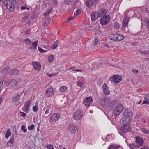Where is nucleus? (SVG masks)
Returning <instances> with one entry per match:
<instances>
[{"mask_svg": "<svg viewBox=\"0 0 149 149\" xmlns=\"http://www.w3.org/2000/svg\"><path fill=\"white\" fill-rule=\"evenodd\" d=\"M20 113L21 114V116L23 117H25L26 115V114L24 112H20Z\"/></svg>", "mask_w": 149, "mask_h": 149, "instance_id": "3c124183", "label": "nucleus"}, {"mask_svg": "<svg viewBox=\"0 0 149 149\" xmlns=\"http://www.w3.org/2000/svg\"><path fill=\"white\" fill-rule=\"evenodd\" d=\"M21 130L24 133H26L27 132V129L25 128V127L24 125L21 126Z\"/></svg>", "mask_w": 149, "mask_h": 149, "instance_id": "a19ab883", "label": "nucleus"}, {"mask_svg": "<svg viewBox=\"0 0 149 149\" xmlns=\"http://www.w3.org/2000/svg\"><path fill=\"white\" fill-rule=\"evenodd\" d=\"M128 146L131 149H139L138 146L134 144H127Z\"/></svg>", "mask_w": 149, "mask_h": 149, "instance_id": "393cba45", "label": "nucleus"}, {"mask_svg": "<svg viewBox=\"0 0 149 149\" xmlns=\"http://www.w3.org/2000/svg\"><path fill=\"white\" fill-rule=\"evenodd\" d=\"M93 101L92 97L91 96L84 98L83 100V102L86 107H88L90 106Z\"/></svg>", "mask_w": 149, "mask_h": 149, "instance_id": "1a4fd4ad", "label": "nucleus"}, {"mask_svg": "<svg viewBox=\"0 0 149 149\" xmlns=\"http://www.w3.org/2000/svg\"><path fill=\"white\" fill-rule=\"evenodd\" d=\"M136 143L141 147L143 146V139L142 138L139 136L135 137L134 139Z\"/></svg>", "mask_w": 149, "mask_h": 149, "instance_id": "dca6fc26", "label": "nucleus"}, {"mask_svg": "<svg viewBox=\"0 0 149 149\" xmlns=\"http://www.w3.org/2000/svg\"><path fill=\"white\" fill-rule=\"evenodd\" d=\"M139 116L138 115H137L135 116V119H138L139 118Z\"/></svg>", "mask_w": 149, "mask_h": 149, "instance_id": "e2e57ef3", "label": "nucleus"}, {"mask_svg": "<svg viewBox=\"0 0 149 149\" xmlns=\"http://www.w3.org/2000/svg\"><path fill=\"white\" fill-rule=\"evenodd\" d=\"M24 42L27 45H29L31 44V42L29 38H26L24 39Z\"/></svg>", "mask_w": 149, "mask_h": 149, "instance_id": "e433bc0d", "label": "nucleus"}, {"mask_svg": "<svg viewBox=\"0 0 149 149\" xmlns=\"http://www.w3.org/2000/svg\"><path fill=\"white\" fill-rule=\"evenodd\" d=\"M82 116V111L80 109H78L74 113L73 118L76 120H78L80 119Z\"/></svg>", "mask_w": 149, "mask_h": 149, "instance_id": "39448f33", "label": "nucleus"}, {"mask_svg": "<svg viewBox=\"0 0 149 149\" xmlns=\"http://www.w3.org/2000/svg\"><path fill=\"white\" fill-rule=\"evenodd\" d=\"M47 74V75L48 76H49V77H52V76H55L57 74Z\"/></svg>", "mask_w": 149, "mask_h": 149, "instance_id": "5fc2aeb1", "label": "nucleus"}, {"mask_svg": "<svg viewBox=\"0 0 149 149\" xmlns=\"http://www.w3.org/2000/svg\"><path fill=\"white\" fill-rule=\"evenodd\" d=\"M14 137H12V139H10L7 143V145L8 146L11 147L13 146L14 142Z\"/></svg>", "mask_w": 149, "mask_h": 149, "instance_id": "a878e982", "label": "nucleus"}, {"mask_svg": "<svg viewBox=\"0 0 149 149\" xmlns=\"http://www.w3.org/2000/svg\"><path fill=\"white\" fill-rule=\"evenodd\" d=\"M60 115L58 113H53L50 117L49 123L55 122L58 121Z\"/></svg>", "mask_w": 149, "mask_h": 149, "instance_id": "6e6552de", "label": "nucleus"}, {"mask_svg": "<svg viewBox=\"0 0 149 149\" xmlns=\"http://www.w3.org/2000/svg\"><path fill=\"white\" fill-rule=\"evenodd\" d=\"M75 66H73V67H70V68H69V70H71V71H75V70H74V69H73V68H75Z\"/></svg>", "mask_w": 149, "mask_h": 149, "instance_id": "6e6d98bb", "label": "nucleus"}, {"mask_svg": "<svg viewBox=\"0 0 149 149\" xmlns=\"http://www.w3.org/2000/svg\"><path fill=\"white\" fill-rule=\"evenodd\" d=\"M45 95L47 97H52L54 94V91L53 88L52 87L47 88L45 91Z\"/></svg>", "mask_w": 149, "mask_h": 149, "instance_id": "4468645a", "label": "nucleus"}, {"mask_svg": "<svg viewBox=\"0 0 149 149\" xmlns=\"http://www.w3.org/2000/svg\"><path fill=\"white\" fill-rule=\"evenodd\" d=\"M122 80L121 77L120 76L117 75H115L112 76L110 78L111 81L114 82L115 83H118Z\"/></svg>", "mask_w": 149, "mask_h": 149, "instance_id": "9b49d317", "label": "nucleus"}, {"mask_svg": "<svg viewBox=\"0 0 149 149\" xmlns=\"http://www.w3.org/2000/svg\"><path fill=\"white\" fill-rule=\"evenodd\" d=\"M54 59V56L53 55H50L48 57V61L50 63H52Z\"/></svg>", "mask_w": 149, "mask_h": 149, "instance_id": "473e14b6", "label": "nucleus"}, {"mask_svg": "<svg viewBox=\"0 0 149 149\" xmlns=\"http://www.w3.org/2000/svg\"><path fill=\"white\" fill-rule=\"evenodd\" d=\"M142 120L143 122H144V123H146V121L145 119L144 118H142Z\"/></svg>", "mask_w": 149, "mask_h": 149, "instance_id": "69168bd1", "label": "nucleus"}, {"mask_svg": "<svg viewBox=\"0 0 149 149\" xmlns=\"http://www.w3.org/2000/svg\"><path fill=\"white\" fill-rule=\"evenodd\" d=\"M38 48L39 51L41 53L46 52H47L46 50L43 49H42L39 47H38Z\"/></svg>", "mask_w": 149, "mask_h": 149, "instance_id": "79ce46f5", "label": "nucleus"}, {"mask_svg": "<svg viewBox=\"0 0 149 149\" xmlns=\"http://www.w3.org/2000/svg\"><path fill=\"white\" fill-rule=\"evenodd\" d=\"M3 4L10 11L13 12L15 10V6L13 3L10 0H5Z\"/></svg>", "mask_w": 149, "mask_h": 149, "instance_id": "7ed1b4c3", "label": "nucleus"}, {"mask_svg": "<svg viewBox=\"0 0 149 149\" xmlns=\"http://www.w3.org/2000/svg\"><path fill=\"white\" fill-rule=\"evenodd\" d=\"M38 103L37 102L35 103V105L32 107V110L34 112H36L38 110L39 108L38 107Z\"/></svg>", "mask_w": 149, "mask_h": 149, "instance_id": "5701e85b", "label": "nucleus"}, {"mask_svg": "<svg viewBox=\"0 0 149 149\" xmlns=\"http://www.w3.org/2000/svg\"><path fill=\"white\" fill-rule=\"evenodd\" d=\"M85 4L87 7L90 8L92 6L93 2L91 0H88L86 1Z\"/></svg>", "mask_w": 149, "mask_h": 149, "instance_id": "b1692460", "label": "nucleus"}, {"mask_svg": "<svg viewBox=\"0 0 149 149\" xmlns=\"http://www.w3.org/2000/svg\"><path fill=\"white\" fill-rule=\"evenodd\" d=\"M9 69V67L7 66L6 68H4L1 72V73L3 75L6 74L8 73Z\"/></svg>", "mask_w": 149, "mask_h": 149, "instance_id": "7c9ffc66", "label": "nucleus"}, {"mask_svg": "<svg viewBox=\"0 0 149 149\" xmlns=\"http://www.w3.org/2000/svg\"><path fill=\"white\" fill-rule=\"evenodd\" d=\"M102 88L103 90V93L105 95L108 96L110 94V91L109 90V87L106 83H104L103 84Z\"/></svg>", "mask_w": 149, "mask_h": 149, "instance_id": "ddd939ff", "label": "nucleus"}, {"mask_svg": "<svg viewBox=\"0 0 149 149\" xmlns=\"http://www.w3.org/2000/svg\"><path fill=\"white\" fill-rule=\"evenodd\" d=\"M17 81L15 79H9L4 84L5 86H10L12 88L14 87L16 85Z\"/></svg>", "mask_w": 149, "mask_h": 149, "instance_id": "9d476101", "label": "nucleus"}, {"mask_svg": "<svg viewBox=\"0 0 149 149\" xmlns=\"http://www.w3.org/2000/svg\"><path fill=\"white\" fill-rule=\"evenodd\" d=\"M21 9L22 10H24L26 9V7L24 6H22L21 7Z\"/></svg>", "mask_w": 149, "mask_h": 149, "instance_id": "052dcab7", "label": "nucleus"}, {"mask_svg": "<svg viewBox=\"0 0 149 149\" xmlns=\"http://www.w3.org/2000/svg\"><path fill=\"white\" fill-rule=\"evenodd\" d=\"M38 41L37 40L33 42H31V45L29 47V49L32 50H34L35 49H36L37 46Z\"/></svg>", "mask_w": 149, "mask_h": 149, "instance_id": "a211bd4d", "label": "nucleus"}, {"mask_svg": "<svg viewBox=\"0 0 149 149\" xmlns=\"http://www.w3.org/2000/svg\"><path fill=\"white\" fill-rule=\"evenodd\" d=\"M31 21L30 20H29L26 23V24L29 26L31 24Z\"/></svg>", "mask_w": 149, "mask_h": 149, "instance_id": "13d9d810", "label": "nucleus"}, {"mask_svg": "<svg viewBox=\"0 0 149 149\" xmlns=\"http://www.w3.org/2000/svg\"><path fill=\"white\" fill-rule=\"evenodd\" d=\"M81 12V10L79 9L77 10L74 13V15L77 16L79 15Z\"/></svg>", "mask_w": 149, "mask_h": 149, "instance_id": "ea45409f", "label": "nucleus"}, {"mask_svg": "<svg viewBox=\"0 0 149 149\" xmlns=\"http://www.w3.org/2000/svg\"><path fill=\"white\" fill-rule=\"evenodd\" d=\"M75 71L77 72H82L81 70H76Z\"/></svg>", "mask_w": 149, "mask_h": 149, "instance_id": "0e129e2a", "label": "nucleus"}, {"mask_svg": "<svg viewBox=\"0 0 149 149\" xmlns=\"http://www.w3.org/2000/svg\"><path fill=\"white\" fill-rule=\"evenodd\" d=\"M129 19L127 17H125L122 22V25L121 28V29L124 32H128L127 26L128 24Z\"/></svg>", "mask_w": 149, "mask_h": 149, "instance_id": "20e7f679", "label": "nucleus"}, {"mask_svg": "<svg viewBox=\"0 0 149 149\" xmlns=\"http://www.w3.org/2000/svg\"><path fill=\"white\" fill-rule=\"evenodd\" d=\"M29 17V16H27L25 17H24L22 18V19L21 21L23 22H24L25 21L27 20Z\"/></svg>", "mask_w": 149, "mask_h": 149, "instance_id": "49530a36", "label": "nucleus"}, {"mask_svg": "<svg viewBox=\"0 0 149 149\" xmlns=\"http://www.w3.org/2000/svg\"><path fill=\"white\" fill-rule=\"evenodd\" d=\"M132 72L133 73H135V74H138V70H132Z\"/></svg>", "mask_w": 149, "mask_h": 149, "instance_id": "4d7b16f0", "label": "nucleus"}, {"mask_svg": "<svg viewBox=\"0 0 149 149\" xmlns=\"http://www.w3.org/2000/svg\"><path fill=\"white\" fill-rule=\"evenodd\" d=\"M19 98L20 97L19 95H17L13 97L12 101L13 102H15L18 101L19 99Z\"/></svg>", "mask_w": 149, "mask_h": 149, "instance_id": "f704fd0d", "label": "nucleus"}, {"mask_svg": "<svg viewBox=\"0 0 149 149\" xmlns=\"http://www.w3.org/2000/svg\"><path fill=\"white\" fill-rule=\"evenodd\" d=\"M31 31L30 29H28L24 32L25 35H26L29 33Z\"/></svg>", "mask_w": 149, "mask_h": 149, "instance_id": "603ef678", "label": "nucleus"}, {"mask_svg": "<svg viewBox=\"0 0 149 149\" xmlns=\"http://www.w3.org/2000/svg\"><path fill=\"white\" fill-rule=\"evenodd\" d=\"M144 98L146 100L149 101V94L146 95L144 97Z\"/></svg>", "mask_w": 149, "mask_h": 149, "instance_id": "864d4df0", "label": "nucleus"}, {"mask_svg": "<svg viewBox=\"0 0 149 149\" xmlns=\"http://www.w3.org/2000/svg\"><path fill=\"white\" fill-rule=\"evenodd\" d=\"M120 146L115 145H111L109 146L108 149H118L119 148Z\"/></svg>", "mask_w": 149, "mask_h": 149, "instance_id": "cd10ccee", "label": "nucleus"}, {"mask_svg": "<svg viewBox=\"0 0 149 149\" xmlns=\"http://www.w3.org/2000/svg\"><path fill=\"white\" fill-rule=\"evenodd\" d=\"M114 27L116 29H119L120 27V25L118 22H116L114 24Z\"/></svg>", "mask_w": 149, "mask_h": 149, "instance_id": "4c0bfd02", "label": "nucleus"}, {"mask_svg": "<svg viewBox=\"0 0 149 149\" xmlns=\"http://www.w3.org/2000/svg\"><path fill=\"white\" fill-rule=\"evenodd\" d=\"M141 131L143 133L145 134H148V130L146 128H142L141 129Z\"/></svg>", "mask_w": 149, "mask_h": 149, "instance_id": "58836bf2", "label": "nucleus"}, {"mask_svg": "<svg viewBox=\"0 0 149 149\" xmlns=\"http://www.w3.org/2000/svg\"><path fill=\"white\" fill-rule=\"evenodd\" d=\"M132 115V113L131 112H129L127 113V116L125 118L126 119V121L127 122H129L130 118V117Z\"/></svg>", "mask_w": 149, "mask_h": 149, "instance_id": "bb28decb", "label": "nucleus"}, {"mask_svg": "<svg viewBox=\"0 0 149 149\" xmlns=\"http://www.w3.org/2000/svg\"><path fill=\"white\" fill-rule=\"evenodd\" d=\"M97 13L99 17L104 16L107 13V10L104 9H101L99 10Z\"/></svg>", "mask_w": 149, "mask_h": 149, "instance_id": "aec40b11", "label": "nucleus"}, {"mask_svg": "<svg viewBox=\"0 0 149 149\" xmlns=\"http://www.w3.org/2000/svg\"><path fill=\"white\" fill-rule=\"evenodd\" d=\"M67 89L66 87L65 86H63L61 87L59 89V91L61 93L65 92Z\"/></svg>", "mask_w": 149, "mask_h": 149, "instance_id": "c756f323", "label": "nucleus"}, {"mask_svg": "<svg viewBox=\"0 0 149 149\" xmlns=\"http://www.w3.org/2000/svg\"><path fill=\"white\" fill-rule=\"evenodd\" d=\"M33 68L35 70L40 71L41 69L40 63L37 62H33L32 63Z\"/></svg>", "mask_w": 149, "mask_h": 149, "instance_id": "f3484780", "label": "nucleus"}, {"mask_svg": "<svg viewBox=\"0 0 149 149\" xmlns=\"http://www.w3.org/2000/svg\"><path fill=\"white\" fill-rule=\"evenodd\" d=\"M77 129L76 126L73 124H70L68 126V130L71 133L73 134L75 133Z\"/></svg>", "mask_w": 149, "mask_h": 149, "instance_id": "2eb2a0df", "label": "nucleus"}, {"mask_svg": "<svg viewBox=\"0 0 149 149\" xmlns=\"http://www.w3.org/2000/svg\"><path fill=\"white\" fill-rule=\"evenodd\" d=\"M74 17H71L68 19V22H69L70 20H72L74 18Z\"/></svg>", "mask_w": 149, "mask_h": 149, "instance_id": "bf43d9fd", "label": "nucleus"}, {"mask_svg": "<svg viewBox=\"0 0 149 149\" xmlns=\"http://www.w3.org/2000/svg\"><path fill=\"white\" fill-rule=\"evenodd\" d=\"M58 40H56L54 43L52 49H54L56 48L58 44Z\"/></svg>", "mask_w": 149, "mask_h": 149, "instance_id": "72a5a7b5", "label": "nucleus"}, {"mask_svg": "<svg viewBox=\"0 0 149 149\" xmlns=\"http://www.w3.org/2000/svg\"><path fill=\"white\" fill-rule=\"evenodd\" d=\"M4 79V76L0 77V87H1L3 85Z\"/></svg>", "mask_w": 149, "mask_h": 149, "instance_id": "c9c22d12", "label": "nucleus"}, {"mask_svg": "<svg viewBox=\"0 0 149 149\" xmlns=\"http://www.w3.org/2000/svg\"><path fill=\"white\" fill-rule=\"evenodd\" d=\"M51 21V19L49 18H47L45 19L43 25L45 26H47Z\"/></svg>", "mask_w": 149, "mask_h": 149, "instance_id": "2f4dec72", "label": "nucleus"}, {"mask_svg": "<svg viewBox=\"0 0 149 149\" xmlns=\"http://www.w3.org/2000/svg\"><path fill=\"white\" fill-rule=\"evenodd\" d=\"M122 123L123 125L121 127L122 131L124 133H126L130 131L131 130L130 126L128 122H127L126 119L122 118Z\"/></svg>", "mask_w": 149, "mask_h": 149, "instance_id": "f257e3e1", "label": "nucleus"}, {"mask_svg": "<svg viewBox=\"0 0 149 149\" xmlns=\"http://www.w3.org/2000/svg\"><path fill=\"white\" fill-rule=\"evenodd\" d=\"M72 0H65L64 3L67 5H70L72 3Z\"/></svg>", "mask_w": 149, "mask_h": 149, "instance_id": "c03bdc74", "label": "nucleus"}, {"mask_svg": "<svg viewBox=\"0 0 149 149\" xmlns=\"http://www.w3.org/2000/svg\"><path fill=\"white\" fill-rule=\"evenodd\" d=\"M31 103V100H29L26 102H25L22 107V109L25 112L28 113L29 111L30 108V104Z\"/></svg>", "mask_w": 149, "mask_h": 149, "instance_id": "423d86ee", "label": "nucleus"}, {"mask_svg": "<svg viewBox=\"0 0 149 149\" xmlns=\"http://www.w3.org/2000/svg\"><path fill=\"white\" fill-rule=\"evenodd\" d=\"M34 126L33 125L30 126H29L28 127V130H31L34 128Z\"/></svg>", "mask_w": 149, "mask_h": 149, "instance_id": "de8ad7c7", "label": "nucleus"}, {"mask_svg": "<svg viewBox=\"0 0 149 149\" xmlns=\"http://www.w3.org/2000/svg\"><path fill=\"white\" fill-rule=\"evenodd\" d=\"M54 3H56V4L57 3V0H54Z\"/></svg>", "mask_w": 149, "mask_h": 149, "instance_id": "774afa93", "label": "nucleus"}, {"mask_svg": "<svg viewBox=\"0 0 149 149\" xmlns=\"http://www.w3.org/2000/svg\"><path fill=\"white\" fill-rule=\"evenodd\" d=\"M19 71L17 69L10 70L9 72L10 74H17L19 73Z\"/></svg>", "mask_w": 149, "mask_h": 149, "instance_id": "4be33fe9", "label": "nucleus"}, {"mask_svg": "<svg viewBox=\"0 0 149 149\" xmlns=\"http://www.w3.org/2000/svg\"><path fill=\"white\" fill-rule=\"evenodd\" d=\"M46 148L47 149H54L53 146L52 145H47L46 146Z\"/></svg>", "mask_w": 149, "mask_h": 149, "instance_id": "37998d69", "label": "nucleus"}, {"mask_svg": "<svg viewBox=\"0 0 149 149\" xmlns=\"http://www.w3.org/2000/svg\"><path fill=\"white\" fill-rule=\"evenodd\" d=\"M49 109L47 108L46 109V110L44 114L45 115H47L49 113Z\"/></svg>", "mask_w": 149, "mask_h": 149, "instance_id": "8fccbe9b", "label": "nucleus"}, {"mask_svg": "<svg viewBox=\"0 0 149 149\" xmlns=\"http://www.w3.org/2000/svg\"><path fill=\"white\" fill-rule=\"evenodd\" d=\"M123 108V107L121 105H118L114 110V115L116 116H118L122 111Z\"/></svg>", "mask_w": 149, "mask_h": 149, "instance_id": "f8f14e48", "label": "nucleus"}, {"mask_svg": "<svg viewBox=\"0 0 149 149\" xmlns=\"http://www.w3.org/2000/svg\"><path fill=\"white\" fill-rule=\"evenodd\" d=\"M84 83V79L83 77H81L77 83V86L81 87Z\"/></svg>", "mask_w": 149, "mask_h": 149, "instance_id": "412c9836", "label": "nucleus"}, {"mask_svg": "<svg viewBox=\"0 0 149 149\" xmlns=\"http://www.w3.org/2000/svg\"><path fill=\"white\" fill-rule=\"evenodd\" d=\"M93 0V1L95 3H97L98 1V0Z\"/></svg>", "mask_w": 149, "mask_h": 149, "instance_id": "338daca9", "label": "nucleus"}, {"mask_svg": "<svg viewBox=\"0 0 149 149\" xmlns=\"http://www.w3.org/2000/svg\"><path fill=\"white\" fill-rule=\"evenodd\" d=\"M109 37L110 40L117 42L121 41L124 39V37L122 35L118 33L110 34Z\"/></svg>", "mask_w": 149, "mask_h": 149, "instance_id": "f03ea898", "label": "nucleus"}, {"mask_svg": "<svg viewBox=\"0 0 149 149\" xmlns=\"http://www.w3.org/2000/svg\"><path fill=\"white\" fill-rule=\"evenodd\" d=\"M110 20V17L109 15H106L103 16L100 19V23L102 25H106L108 24Z\"/></svg>", "mask_w": 149, "mask_h": 149, "instance_id": "0eeeda50", "label": "nucleus"}, {"mask_svg": "<svg viewBox=\"0 0 149 149\" xmlns=\"http://www.w3.org/2000/svg\"><path fill=\"white\" fill-rule=\"evenodd\" d=\"M142 104H146L149 105V101H146L145 100H144L142 102Z\"/></svg>", "mask_w": 149, "mask_h": 149, "instance_id": "09e8293b", "label": "nucleus"}, {"mask_svg": "<svg viewBox=\"0 0 149 149\" xmlns=\"http://www.w3.org/2000/svg\"><path fill=\"white\" fill-rule=\"evenodd\" d=\"M99 17V16L97 12L96 11L94 12L91 15V19L93 21H95Z\"/></svg>", "mask_w": 149, "mask_h": 149, "instance_id": "6ab92c4d", "label": "nucleus"}, {"mask_svg": "<svg viewBox=\"0 0 149 149\" xmlns=\"http://www.w3.org/2000/svg\"><path fill=\"white\" fill-rule=\"evenodd\" d=\"M2 101V97L0 95V104H1Z\"/></svg>", "mask_w": 149, "mask_h": 149, "instance_id": "680f3d73", "label": "nucleus"}, {"mask_svg": "<svg viewBox=\"0 0 149 149\" xmlns=\"http://www.w3.org/2000/svg\"><path fill=\"white\" fill-rule=\"evenodd\" d=\"M11 133L10 129H7L6 134L5 135V137L6 139H8L10 137L11 135Z\"/></svg>", "mask_w": 149, "mask_h": 149, "instance_id": "c85d7f7f", "label": "nucleus"}, {"mask_svg": "<svg viewBox=\"0 0 149 149\" xmlns=\"http://www.w3.org/2000/svg\"><path fill=\"white\" fill-rule=\"evenodd\" d=\"M99 39L97 38L95 39L94 41L93 42V44L95 45H96L98 43Z\"/></svg>", "mask_w": 149, "mask_h": 149, "instance_id": "a18cd8bd", "label": "nucleus"}]
</instances>
